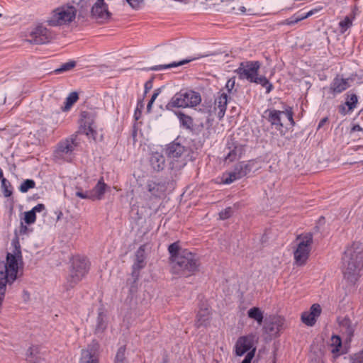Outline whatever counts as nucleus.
<instances>
[{
	"instance_id": "nucleus-1",
	"label": "nucleus",
	"mask_w": 363,
	"mask_h": 363,
	"mask_svg": "<svg viewBox=\"0 0 363 363\" xmlns=\"http://www.w3.org/2000/svg\"><path fill=\"white\" fill-rule=\"evenodd\" d=\"M12 244V252H8L6 260L0 262V306L4 299L7 285H11L17 278L18 262L22 258L18 242Z\"/></svg>"
},
{
	"instance_id": "nucleus-2",
	"label": "nucleus",
	"mask_w": 363,
	"mask_h": 363,
	"mask_svg": "<svg viewBox=\"0 0 363 363\" xmlns=\"http://www.w3.org/2000/svg\"><path fill=\"white\" fill-rule=\"evenodd\" d=\"M342 262L345 279L354 284L363 274V245L354 242L345 251Z\"/></svg>"
},
{
	"instance_id": "nucleus-3",
	"label": "nucleus",
	"mask_w": 363,
	"mask_h": 363,
	"mask_svg": "<svg viewBox=\"0 0 363 363\" xmlns=\"http://www.w3.org/2000/svg\"><path fill=\"white\" fill-rule=\"evenodd\" d=\"M172 273L179 277H188L199 271V257L191 252L184 250L174 257L171 262Z\"/></svg>"
},
{
	"instance_id": "nucleus-4",
	"label": "nucleus",
	"mask_w": 363,
	"mask_h": 363,
	"mask_svg": "<svg viewBox=\"0 0 363 363\" xmlns=\"http://www.w3.org/2000/svg\"><path fill=\"white\" fill-rule=\"evenodd\" d=\"M77 133L59 141L52 153L53 160L56 162H71L74 158L75 150L79 145Z\"/></svg>"
},
{
	"instance_id": "nucleus-5",
	"label": "nucleus",
	"mask_w": 363,
	"mask_h": 363,
	"mask_svg": "<svg viewBox=\"0 0 363 363\" xmlns=\"http://www.w3.org/2000/svg\"><path fill=\"white\" fill-rule=\"evenodd\" d=\"M264 117L270 125L274 127L277 130L279 131L281 134H284L283 128L284 121L283 116H284L291 126H294L295 122L293 118L294 112L291 106H286L284 111H278L276 109H267L264 111Z\"/></svg>"
},
{
	"instance_id": "nucleus-6",
	"label": "nucleus",
	"mask_w": 363,
	"mask_h": 363,
	"mask_svg": "<svg viewBox=\"0 0 363 363\" xmlns=\"http://www.w3.org/2000/svg\"><path fill=\"white\" fill-rule=\"evenodd\" d=\"M89 270V261L86 257L77 256L73 258L72 267L69 274L67 277V284L69 288L74 287L79 282L86 274Z\"/></svg>"
},
{
	"instance_id": "nucleus-7",
	"label": "nucleus",
	"mask_w": 363,
	"mask_h": 363,
	"mask_svg": "<svg viewBox=\"0 0 363 363\" xmlns=\"http://www.w3.org/2000/svg\"><path fill=\"white\" fill-rule=\"evenodd\" d=\"M297 247L294 252L295 262L298 265H303L308 258L313 243V234L307 233L301 234L296 238Z\"/></svg>"
},
{
	"instance_id": "nucleus-8",
	"label": "nucleus",
	"mask_w": 363,
	"mask_h": 363,
	"mask_svg": "<svg viewBox=\"0 0 363 363\" xmlns=\"http://www.w3.org/2000/svg\"><path fill=\"white\" fill-rule=\"evenodd\" d=\"M77 9L73 6H62L53 11L48 23L51 26H57L71 23L74 20Z\"/></svg>"
},
{
	"instance_id": "nucleus-9",
	"label": "nucleus",
	"mask_w": 363,
	"mask_h": 363,
	"mask_svg": "<svg viewBox=\"0 0 363 363\" xmlns=\"http://www.w3.org/2000/svg\"><path fill=\"white\" fill-rule=\"evenodd\" d=\"M254 165L252 160L240 162L236 164L233 170L224 172L222 175V182L225 184H230L239 180L249 174Z\"/></svg>"
},
{
	"instance_id": "nucleus-10",
	"label": "nucleus",
	"mask_w": 363,
	"mask_h": 363,
	"mask_svg": "<svg viewBox=\"0 0 363 363\" xmlns=\"http://www.w3.org/2000/svg\"><path fill=\"white\" fill-rule=\"evenodd\" d=\"M259 67L260 63L258 61L241 62L235 72L240 79H247L250 82H252L258 75Z\"/></svg>"
},
{
	"instance_id": "nucleus-11",
	"label": "nucleus",
	"mask_w": 363,
	"mask_h": 363,
	"mask_svg": "<svg viewBox=\"0 0 363 363\" xmlns=\"http://www.w3.org/2000/svg\"><path fill=\"white\" fill-rule=\"evenodd\" d=\"M111 16L108 4L104 0H96L91 9V17L99 23L107 22Z\"/></svg>"
},
{
	"instance_id": "nucleus-12",
	"label": "nucleus",
	"mask_w": 363,
	"mask_h": 363,
	"mask_svg": "<svg viewBox=\"0 0 363 363\" xmlns=\"http://www.w3.org/2000/svg\"><path fill=\"white\" fill-rule=\"evenodd\" d=\"M146 248L147 245H142L135 252L131 272V277L135 279L140 277V270L146 266Z\"/></svg>"
},
{
	"instance_id": "nucleus-13",
	"label": "nucleus",
	"mask_w": 363,
	"mask_h": 363,
	"mask_svg": "<svg viewBox=\"0 0 363 363\" xmlns=\"http://www.w3.org/2000/svg\"><path fill=\"white\" fill-rule=\"evenodd\" d=\"M99 345L94 340L87 347L82 350L79 363H99Z\"/></svg>"
},
{
	"instance_id": "nucleus-14",
	"label": "nucleus",
	"mask_w": 363,
	"mask_h": 363,
	"mask_svg": "<svg viewBox=\"0 0 363 363\" xmlns=\"http://www.w3.org/2000/svg\"><path fill=\"white\" fill-rule=\"evenodd\" d=\"M28 41L34 44H45L52 38V33L45 27L38 26L30 33Z\"/></svg>"
},
{
	"instance_id": "nucleus-15",
	"label": "nucleus",
	"mask_w": 363,
	"mask_h": 363,
	"mask_svg": "<svg viewBox=\"0 0 363 363\" xmlns=\"http://www.w3.org/2000/svg\"><path fill=\"white\" fill-rule=\"evenodd\" d=\"M253 339L252 335L239 337L235 346L236 355L242 356L247 352L251 351L253 347Z\"/></svg>"
},
{
	"instance_id": "nucleus-16",
	"label": "nucleus",
	"mask_w": 363,
	"mask_h": 363,
	"mask_svg": "<svg viewBox=\"0 0 363 363\" xmlns=\"http://www.w3.org/2000/svg\"><path fill=\"white\" fill-rule=\"evenodd\" d=\"M321 313V307L319 304H313L310 308V311L303 312L301 315V320L303 323L308 326H313L316 322V318Z\"/></svg>"
},
{
	"instance_id": "nucleus-17",
	"label": "nucleus",
	"mask_w": 363,
	"mask_h": 363,
	"mask_svg": "<svg viewBox=\"0 0 363 363\" xmlns=\"http://www.w3.org/2000/svg\"><path fill=\"white\" fill-rule=\"evenodd\" d=\"M228 104V94L226 93H219V95L215 99L214 111L218 118L220 120L225 116Z\"/></svg>"
},
{
	"instance_id": "nucleus-18",
	"label": "nucleus",
	"mask_w": 363,
	"mask_h": 363,
	"mask_svg": "<svg viewBox=\"0 0 363 363\" xmlns=\"http://www.w3.org/2000/svg\"><path fill=\"white\" fill-rule=\"evenodd\" d=\"M350 86L348 79L335 77L330 85V91L333 94H340Z\"/></svg>"
},
{
	"instance_id": "nucleus-19",
	"label": "nucleus",
	"mask_w": 363,
	"mask_h": 363,
	"mask_svg": "<svg viewBox=\"0 0 363 363\" xmlns=\"http://www.w3.org/2000/svg\"><path fill=\"white\" fill-rule=\"evenodd\" d=\"M183 99L185 104V108L186 107H194L199 105L201 101V97L199 92L188 90L182 91Z\"/></svg>"
},
{
	"instance_id": "nucleus-20",
	"label": "nucleus",
	"mask_w": 363,
	"mask_h": 363,
	"mask_svg": "<svg viewBox=\"0 0 363 363\" xmlns=\"http://www.w3.org/2000/svg\"><path fill=\"white\" fill-rule=\"evenodd\" d=\"M337 321L341 330L347 335L348 340H351L354 335L355 325L348 317L338 318Z\"/></svg>"
},
{
	"instance_id": "nucleus-21",
	"label": "nucleus",
	"mask_w": 363,
	"mask_h": 363,
	"mask_svg": "<svg viewBox=\"0 0 363 363\" xmlns=\"http://www.w3.org/2000/svg\"><path fill=\"white\" fill-rule=\"evenodd\" d=\"M185 148L179 143L173 142L169 144L166 148V154L170 158H178L180 157Z\"/></svg>"
},
{
	"instance_id": "nucleus-22",
	"label": "nucleus",
	"mask_w": 363,
	"mask_h": 363,
	"mask_svg": "<svg viewBox=\"0 0 363 363\" xmlns=\"http://www.w3.org/2000/svg\"><path fill=\"white\" fill-rule=\"evenodd\" d=\"M150 163L155 171H160L164 169L165 165L164 157L158 152H153L150 156Z\"/></svg>"
},
{
	"instance_id": "nucleus-23",
	"label": "nucleus",
	"mask_w": 363,
	"mask_h": 363,
	"mask_svg": "<svg viewBox=\"0 0 363 363\" xmlns=\"http://www.w3.org/2000/svg\"><path fill=\"white\" fill-rule=\"evenodd\" d=\"M211 313L209 309L207 307L201 308L196 315V327L206 326L209 323Z\"/></svg>"
},
{
	"instance_id": "nucleus-24",
	"label": "nucleus",
	"mask_w": 363,
	"mask_h": 363,
	"mask_svg": "<svg viewBox=\"0 0 363 363\" xmlns=\"http://www.w3.org/2000/svg\"><path fill=\"white\" fill-rule=\"evenodd\" d=\"M245 150L242 145H235L233 149L229 148V152L224 158L225 162H233L241 158L244 154Z\"/></svg>"
},
{
	"instance_id": "nucleus-25",
	"label": "nucleus",
	"mask_w": 363,
	"mask_h": 363,
	"mask_svg": "<svg viewBox=\"0 0 363 363\" xmlns=\"http://www.w3.org/2000/svg\"><path fill=\"white\" fill-rule=\"evenodd\" d=\"M106 184L101 178L96 185L90 191L91 200H101L106 191Z\"/></svg>"
},
{
	"instance_id": "nucleus-26",
	"label": "nucleus",
	"mask_w": 363,
	"mask_h": 363,
	"mask_svg": "<svg viewBox=\"0 0 363 363\" xmlns=\"http://www.w3.org/2000/svg\"><path fill=\"white\" fill-rule=\"evenodd\" d=\"M182 96V91L175 94L166 105L167 109L170 110L173 108H185L186 104L184 103Z\"/></svg>"
},
{
	"instance_id": "nucleus-27",
	"label": "nucleus",
	"mask_w": 363,
	"mask_h": 363,
	"mask_svg": "<svg viewBox=\"0 0 363 363\" xmlns=\"http://www.w3.org/2000/svg\"><path fill=\"white\" fill-rule=\"evenodd\" d=\"M330 347H331V352L335 357H339L340 354H343V352H341L342 340L339 335H333L331 337Z\"/></svg>"
},
{
	"instance_id": "nucleus-28",
	"label": "nucleus",
	"mask_w": 363,
	"mask_h": 363,
	"mask_svg": "<svg viewBox=\"0 0 363 363\" xmlns=\"http://www.w3.org/2000/svg\"><path fill=\"white\" fill-rule=\"evenodd\" d=\"M196 58H189V59L179 61L177 62H174L167 64V65H155V66L151 67L150 68H149V69L152 70V71H160V70H162V69H165L177 67L179 66L186 65V64L194 60Z\"/></svg>"
},
{
	"instance_id": "nucleus-29",
	"label": "nucleus",
	"mask_w": 363,
	"mask_h": 363,
	"mask_svg": "<svg viewBox=\"0 0 363 363\" xmlns=\"http://www.w3.org/2000/svg\"><path fill=\"white\" fill-rule=\"evenodd\" d=\"M247 315L250 318L257 322L259 325H261L263 322L264 314L263 311L258 307H252L247 311Z\"/></svg>"
},
{
	"instance_id": "nucleus-30",
	"label": "nucleus",
	"mask_w": 363,
	"mask_h": 363,
	"mask_svg": "<svg viewBox=\"0 0 363 363\" xmlns=\"http://www.w3.org/2000/svg\"><path fill=\"white\" fill-rule=\"evenodd\" d=\"M176 115L179 118L181 126L186 129H192L194 125V121L191 116L186 115L185 113L180 111L176 113Z\"/></svg>"
},
{
	"instance_id": "nucleus-31",
	"label": "nucleus",
	"mask_w": 363,
	"mask_h": 363,
	"mask_svg": "<svg viewBox=\"0 0 363 363\" xmlns=\"http://www.w3.org/2000/svg\"><path fill=\"white\" fill-rule=\"evenodd\" d=\"M358 103V97L355 94L348 92L346 95L345 105L347 107V111H353Z\"/></svg>"
},
{
	"instance_id": "nucleus-32",
	"label": "nucleus",
	"mask_w": 363,
	"mask_h": 363,
	"mask_svg": "<svg viewBox=\"0 0 363 363\" xmlns=\"http://www.w3.org/2000/svg\"><path fill=\"white\" fill-rule=\"evenodd\" d=\"M252 83H256L262 85L266 89V93L269 94L273 89V85L269 82V80L264 76L258 77L255 78Z\"/></svg>"
},
{
	"instance_id": "nucleus-33",
	"label": "nucleus",
	"mask_w": 363,
	"mask_h": 363,
	"mask_svg": "<svg viewBox=\"0 0 363 363\" xmlns=\"http://www.w3.org/2000/svg\"><path fill=\"white\" fill-rule=\"evenodd\" d=\"M77 92H71L65 99V106L62 108V111H66L70 109L72 105L78 100Z\"/></svg>"
},
{
	"instance_id": "nucleus-34",
	"label": "nucleus",
	"mask_w": 363,
	"mask_h": 363,
	"mask_svg": "<svg viewBox=\"0 0 363 363\" xmlns=\"http://www.w3.org/2000/svg\"><path fill=\"white\" fill-rule=\"evenodd\" d=\"M82 133L85 134L89 138H91L94 140L96 138V131L92 127V124L91 123H85L84 125L82 127L81 130Z\"/></svg>"
},
{
	"instance_id": "nucleus-35",
	"label": "nucleus",
	"mask_w": 363,
	"mask_h": 363,
	"mask_svg": "<svg viewBox=\"0 0 363 363\" xmlns=\"http://www.w3.org/2000/svg\"><path fill=\"white\" fill-rule=\"evenodd\" d=\"M125 346L120 347L116 352L114 363H128L125 357Z\"/></svg>"
},
{
	"instance_id": "nucleus-36",
	"label": "nucleus",
	"mask_w": 363,
	"mask_h": 363,
	"mask_svg": "<svg viewBox=\"0 0 363 363\" xmlns=\"http://www.w3.org/2000/svg\"><path fill=\"white\" fill-rule=\"evenodd\" d=\"M76 66L75 61H69L62 64L59 68L55 70V72L57 74H60L65 72H67L73 69Z\"/></svg>"
},
{
	"instance_id": "nucleus-37",
	"label": "nucleus",
	"mask_w": 363,
	"mask_h": 363,
	"mask_svg": "<svg viewBox=\"0 0 363 363\" xmlns=\"http://www.w3.org/2000/svg\"><path fill=\"white\" fill-rule=\"evenodd\" d=\"M1 187L5 197H9L11 196L12 191L10 189L11 187V183L4 177H2Z\"/></svg>"
},
{
	"instance_id": "nucleus-38",
	"label": "nucleus",
	"mask_w": 363,
	"mask_h": 363,
	"mask_svg": "<svg viewBox=\"0 0 363 363\" xmlns=\"http://www.w3.org/2000/svg\"><path fill=\"white\" fill-rule=\"evenodd\" d=\"M35 186V182L33 179H26L19 186V191L22 193H26L29 189H33Z\"/></svg>"
},
{
	"instance_id": "nucleus-39",
	"label": "nucleus",
	"mask_w": 363,
	"mask_h": 363,
	"mask_svg": "<svg viewBox=\"0 0 363 363\" xmlns=\"http://www.w3.org/2000/svg\"><path fill=\"white\" fill-rule=\"evenodd\" d=\"M352 25L351 19L346 16L342 21L339 23V27L340 29V32L344 33L348 28H350Z\"/></svg>"
},
{
	"instance_id": "nucleus-40",
	"label": "nucleus",
	"mask_w": 363,
	"mask_h": 363,
	"mask_svg": "<svg viewBox=\"0 0 363 363\" xmlns=\"http://www.w3.org/2000/svg\"><path fill=\"white\" fill-rule=\"evenodd\" d=\"M168 251L171 255V262H172V259L174 258V257L180 252L178 242H174L171 244L168 247Z\"/></svg>"
},
{
	"instance_id": "nucleus-41",
	"label": "nucleus",
	"mask_w": 363,
	"mask_h": 363,
	"mask_svg": "<svg viewBox=\"0 0 363 363\" xmlns=\"http://www.w3.org/2000/svg\"><path fill=\"white\" fill-rule=\"evenodd\" d=\"M36 215L31 210L27 212H25L24 215V221L26 224L30 225L35 222Z\"/></svg>"
},
{
	"instance_id": "nucleus-42",
	"label": "nucleus",
	"mask_w": 363,
	"mask_h": 363,
	"mask_svg": "<svg viewBox=\"0 0 363 363\" xmlns=\"http://www.w3.org/2000/svg\"><path fill=\"white\" fill-rule=\"evenodd\" d=\"M148 191L150 192L155 196H159V184L155 182H149L147 184Z\"/></svg>"
},
{
	"instance_id": "nucleus-43",
	"label": "nucleus",
	"mask_w": 363,
	"mask_h": 363,
	"mask_svg": "<svg viewBox=\"0 0 363 363\" xmlns=\"http://www.w3.org/2000/svg\"><path fill=\"white\" fill-rule=\"evenodd\" d=\"M106 328V324L105 322L103 320V317L101 316V314L99 313V316L97 318V325L96 326V332H102Z\"/></svg>"
},
{
	"instance_id": "nucleus-44",
	"label": "nucleus",
	"mask_w": 363,
	"mask_h": 363,
	"mask_svg": "<svg viewBox=\"0 0 363 363\" xmlns=\"http://www.w3.org/2000/svg\"><path fill=\"white\" fill-rule=\"evenodd\" d=\"M299 22L298 17H296V13L294 14L289 18L285 19L282 22L280 23L281 25H287V26H293Z\"/></svg>"
},
{
	"instance_id": "nucleus-45",
	"label": "nucleus",
	"mask_w": 363,
	"mask_h": 363,
	"mask_svg": "<svg viewBox=\"0 0 363 363\" xmlns=\"http://www.w3.org/2000/svg\"><path fill=\"white\" fill-rule=\"evenodd\" d=\"M233 210L231 207H228L219 213V217L222 220H225L231 216Z\"/></svg>"
},
{
	"instance_id": "nucleus-46",
	"label": "nucleus",
	"mask_w": 363,
	"mask_h": 363,
	"mask_svg": "<svg viewBox=\"0 0 363 363\" xmlns=\"http://www.w3.org/2000/svg\"><path fill=\"white\" fill-rule=\"evenodd\" d=\"M315 13L314 10H311L307 13H301V12H297L296 13V17H298L299 21L304 20L310 16H311Z\"/></svg>"
},
{
	"instance_id": "nucleus-47",
	"label": "nucleus",
	"mask_w": 363,
	"mask_h": 363,
	"mask_svg": "<svg viewBox=\"0 0 363 363\" xmlns=\"http://www.w3.org/2000/svg\"><path fill=\"white\" fill-rule=\"evenodd\" d=\"M76 196L83 199H91V196L90 191H86L85 192H83L82 191H77L75 193Z\"/></svg>"
},
{
	"instance_id": "nucleus-48",
	"label": "nucleus",
	"mask_w": 363,
	"mask_h": 363,
	"mask_svg": "<svg viewBox=\"0 0 363 363\" xmlns=\"http://www.w3.org/2000/svg\"><path fill=\"white\" fill-rule=\"evenodd\" d=\"M126 1L134 9H138L143 3V0H126Z\"/></svg>"
},
{
	"instance_id": "nucleus-49",
	"label": "nucleus",
	"mask_w": 363,
	"mask_h": 363,
	"mask_svg": "<svg viewBox=\"0 0 363 363\" xmlns=\"http://www.w3.org/2000/svg\"><path fill=\"white\" fill-rule=\"evenodd\" d=\"M350 363H363V354H355L350 358Z\"/></svg>"
},
{
	"instance_id": "nucleus-50",
	"label": "nucleus",
	"mask_w": 363,
	"mask_h": 363,
	"mask_svg": "<svg viewBox=\"0 0 363 363\" xmlns=\"http://www.w3.org/2000/svg\"><path fill=\"white\" fill-rule=\"evenodd\" d=\"M255 348H252L251 351L248 352L242 363H251L252 358L255 356Z\"/></svg>"
},
{
	"instance_id": "nucleus-51",
	"label": "nucleus",
	"mask_w": 363,
	"mask_h": 363,
	"mask_svg": "<svg viewBox=\"0 0 363 363\" xmlns=\"http://www.w3.org/2000/svg\"><path fill=\"white\" fill-rule=\"evenodd\" d=\"M140 277H138L137 279L133 278L131 277V281H130V291L131 293H135L138 290V281L139 280Z\"/></svg>"
},
{
	"instance_id": "nucleus-52",
	"label": "nucleus",
	"mask_w": 363,
	"mask_h": 363,
	"mask_svg": "<svg viewBox=\"0 0 363 363\" xmlns=\"http://www.w3.org/2000/svg\"><path fill=\"white\" fill-rule=\"evenodd\" d=\"M235 84V78H230L228 80V82L225 84V88L228 90V93H231L232 90L234 89Z\"/></svg>"
},
{
	"instance_id": "nucleus-53",
	"label": "nucleus",
	"mask_w": 363,
	"mask_h": 363,
	"mask_svg": "<svg viewBox=\"0 0 363 363\" xmlns=\"http://www.w3.org/2000/svg\"><path fill=\"white\" fill-rule=\"evenodd\" d=\"M45 209V206L44 204L43 203H38V205H36L35 206H34L31 211H33L35 213V214L36 215V213L37 212H41L43 211H44Z\"/></svg>"
},
{
	"instance_id": "nucleus-54",
	"label": "nucleus",
	"mask_w": 363,
	"mask_h": 363,
	"mask_svg": "<svg viewBox=\"0 0 363 363\" xmlns=\"http://www.w3.org/2000/svg\"><path fill=\"white\" fill-rule=\"evenodd\" d=\"M152 88V81L148 80L145 84V94H147Z\"/></svg>"
},
{
	"instance_id": "nucleus-55",
	"label": "nucleus",
	"mask_w": 363,
	"mask_h": 363,
	"mask_svg": "<svg viewBox=\"0 0 363 363\" xmlns=\"http://www.w3.org/2000/svg\"><path fill=\"white\" fill-rule=\"evenodd\" d=\"M346 105L345 104H342L339 106V111L341 114L342 115H345L348 113H350V111H347V109H346Z\"/></svg>"
},
{
	"instance_id": "nucleus-56",
	"label": "nucleus",
	"mask_w": 363,
	"mask_h": 363,
	"mask_svg": "<svg viewBox=\"0 0 363 363\" xmlns=\"http://www.w3.org/2000/svg\"><path fill=\"white\" fill-rule=\"evenodd\" d=\"M160 93V89H157L155 90V91L150 100V101H151V103H154V101H155V99H157V97L158 96Z\"/></svg>"
},
{
	"instance_id": "nucleus-57",
	"label": "nucleus",
	"mask_w": 363,
	"mask_h": 363,
	"mask_svg": "<svg viewBox=\"0 0 363 363\" xmlns=\"http://www.w3.org/2000/svg\"><path fill=\"white\" fill-rule=\"evenodd\" d=\"M328 121V118H323L318 123V128H320Z\"/></svg>"
},
{
	"instance_id": "nucleus-58",
	"label": "nucleus",
	"mask_w": 363,
	"mask_h": 363,
	"mask_svg": "<svg viewBox=\"0 0 363 363\" xmlns=\"http://www.w3.org/2000/svg\"><path fill=\"white\" fill-rule=\"evenodd\" d=\"M352 131H362L363 130L362 128L358 124L354 125L352 127Z\"/></svg>"
},
{
	"instance_id": "nucleus-59",
	"label": "nucleus",
	"mask_w": 363,
	"mask_h": 363,
	"mask_svg": "<svg viewBox=\"0 0 363 363\" xmlns=\"http://www.w3.org/2000/svg\"><path fill=\"white\" fill-rule=\"evenodd\" d=\"M37 350V347H30L28 350V354H30V356H32L34 353V352Z\"/></svg>"
},
{
	"instance_id": "nucleus-60",
	"label": "nucleus",
	"mask_w": 363,
	"mask_h": 363,
	"mask_svg": "<svg viewBox=\"0 0 363 363\" xmlns=\"http://www.w3.org/2000/svg\"><path fill=\"white\" fill-rule=\"evenodd\" d=\"M152 104H153V103H151V101H150L148 102L147 106V111H150Z\"/></svg>"
},
{
	"instance_id": "nucleus-61",
	"label": "nucleus",
	"mask_w": 363,
	"mask_h": 363,
	"mask_svg": "<svg viewBox=\"0 0 363 363\" xmlns=\"http://www.w3.org/2000/svg\"><path fill=\"white\" fill-rule=\"evenodd\" d=\"M26 230H27V227L25 225H23V224H22L21 228V232L26 231Z\"/></svg>"
},
{
	"instance_id": "nucleus-62",
	"label": "nucleus",
	"mask_w": 363,
	"mask_h": 363,
	"mask_svg": "<svg viewBox=\"0 0 363 363\" xmlns=\"http://www.w3.org/2000/svg\"><path fill=\"white\" fill-rule=\"evenodd\" d=\"M240 11L242 12V13H245V11H246V9L244 7V6H241L240 8Z\"/></svg>"
},
{
	"instance_id": "nucleus-63",
	"label": "nucleus",
	"mask_w": 363,
	"mask_h": 363,
	"mask_svg": "<svg viewBox=\"0 0 363 363\" xmlns=\"http://www.w3.org/2000/svg\"><path fill=\"white\" fill-rule=\"evenodd\" d=\"M2 177H3V171H2L1 168L0 167V179H2Z\"/></svg>"
},
{
	"instance_id": "nucleus-64",
	"label": "nucleus",
	"mask_w": 363,
	"mask_h": 363,
	"mask_svg": "<svg viewBox=\"0 0 363 363\" xmlns=\"http://www.w3.org/2000/svg\"><path fill=\"white\" fill-rule=\"evenodd\" d=\"M60 218V216H57V220H59V218Z\"/></svg>"
}]
</instances>
